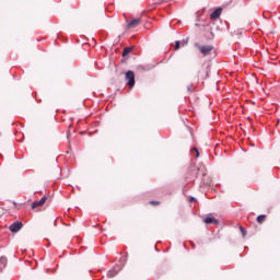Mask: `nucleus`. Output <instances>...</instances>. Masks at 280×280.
Instances as JSON below:
<instances>
[{"label":"nucleus","mask_w":280,"mask_h":280,"mask_svg":"<svg viewBox=\"0 0 280 280\" xmlns=\"http://www.w3.org/2000/svg\"><path fill=\"white\" fill-rule=\"evenodd\" d=\"M125 78L127 80V86H129V89H135V72L132 70L127 71Z\"/></svg>","instance_id":"nucleus-1"},{"label":"nucleus","mask_w":280,"mask_h":280,"mask_svg":"<svg viewBox=\"0 0 280 280\" xmlns=\"http://www.w3.org/2000/svg\"><path fill=\"white\" fill-rule=\"evenodd\" d=\"M150 205H160L159 201H150Z\"/></svg>","instance_id":"nucleus-17"},{"label":"nucleus","mask_w":280,"mask_h":280,"mask_svg":"<svg viewBox=\"0 0 280 280\" xmlns=\"http://www.w3.org/2000/svg\"><path fill=\"white\" fill-rule=\"evenodd\" d=\"M119 272H121V267H117V265H115V267L107 272V277L113 279V277H117Z\"/></svg>","instance_id":"nucleus-4"},{"label":"nucleus","mask_w":280,"mask_h":280,"mask_svg":"<svg viewBox=\"0 0 280 280\" xmlns=\"http://www.w3.org/2000/svg\"><path fill=\"white\" fill-rule=\"evenodd\" d=\"M47 202V196L40 198V200H36L32 203V209H36V207H43Z\"/></svg>","instance_id":"nucleus-6"},{"label":"nucleus","mask_w":280,"mask_h":280,"mask_svg":"<svg viewBox=\"0 0 280 280\" xmlns=\"http://www.w3.org/2000/svg\"><path fill=\"white\" fill-rule=\"evenodd\" d=\"M67 135H68V136L71 135V131H68Z\"/></svg>","instance_id":"nucleus-18"},{"label":"nucleus","mask_w":280,"mask_h":280,"mask_svg":"<svg viewBox=\"0 0 280 280\" xmlns=\"http://www.w3.org/2000/svg\"><path fill=\"white\" fill-rule=\"evenodd\" d=\"M128 261V254L120 257L119 262L116 265L117 268H120V270H124V267L126 266V262Z\"/></svg>","instance_id":"nucleus-7"},{"label":"nucleus","mask_w":280,"mask_h":280,"mask_svg":"<svg viewBox=\"0 0 280 280\" xmlns=\"http://www.w3.org/2000/svg\"><path fill=\"white\" fill-rule=\"evenodd\" d=\"M189 202H196V197H190Z\"/></svg>","instance_id":"nucleus-16"},{"label":"nucleus","mask_w":280,"mask_h":280,"mask_svg":"<svg viewBox=\"0 0 280 280\" xmlns=\"http://www.w3.org/2000/svg\"><path fill=\"white\" fill-rule=\"evenodd\" d=\"M240 231H241V233H242V235H243V237H246V229H244L243 226H241L240 228Z\"/></svg>","instance_id":"nucleus-15"},{"label":"nucleus","mask_w":280,"mask_h":280,"mask_svg":"<svg viewBox=\"0 0 280 280\" xmlns=\"http://www.w3.org/2000/svg\"><path fill=\"white\" fill-rule=\"evenodd\" d=\"M222 14V8H218L215 9L211 14H210V19L215 20V19H220Z\"/></svg>","instance_id":"nucleus-8"},{"label":"nucleus","mask_w":280,"mask_h":280,"mask_svg":"<svg viewBox=\"0 0 280 280\" xmlns=\"http://www.w3.org/2000/svg\"><path fill=\"white\" fill-rule=\"evenodd\" d=\"M175 49H176V51H178V49H180V40L175 42Z\"/></svg>","instance_id":"nucleus-14"},{"label":"nucleus","mask_w":280,"mask_h":280,"mask_svg":"<svg viewBox=\"0 0 280 280\" xmlns=\"http://www.w3.org/2000/svg\"><path fill=\"white\" fill-rule=\"evenodd\" d=\"M190 152H195L196 159H198V156H200V151H198V148H192V149L190 150Z\"/></svg>","instance_id":"nucleus-13"},{"label":"nucleus","mask_w":280,"mask_h":280,"mask_svg":"<svg viewBox=\"0 0 280 280\" xmlns=\"http://www.w3.org/2000/svg\"><path fill=\"white\" fill-rule=\"evenodd\" d=\"M205 224H220V221L213 217H207L203 219Z\"/></svg>","instance_id":"nucleus-9"},{"label":"nucleus","mask_w":280,"mask_h":280,"mask_svg":"<svg viewBox=\"0 0 280 280\" xmlns=\"http://www.w3.org/2000/svg\"><path fill=\"white\" fill-rule=\"evenodd\" d=\"M5 266H8V258H5V256H1L0 257V270H3V268H5Z\"/></svg>","instance_id":"nucleus-10"},{"label":"nucleus","mask_w":280,"mask_h":280,"mask_svg":"<svg viewBox=\"0 0 280 280\" xmlns=\"http://www.w3.org/2000/svg\"><path fill=\"white\" fill-rule=\"evenodd\" d=\"M256 220H257L258 224H262L264 220H266V214L258 215Z\"/></svg>","instance_id":"nucleus-12"},{"label":"nucleus","mask_w":280,"mask_h":280,"mask_svg":"<svg viewBox=\"0 0 280 280\" xmlns=\"http://www.w3.org/2000/svg\"><path fill=\"white\" fill-rule=\"evenodd\" d=\"M22 229L23 222L21 221H15L9 226V231H11V233H19V231H21Z\"/></svg>","instance_id":"nucleus-3"},{"label":"nucleus","mask_w":280,"mask_h":280,"mask_svg":"<svg viewBox=\"0 0 280 280\" xmlns=\"http://www.w3.org/2000/svg\"><path fill=\"white\" fill-rule=\"evenodd\" d=\"M141 23V18H137L131 20L129 23H127L128 30H135V27H139V24Z\"/></svg>","instance_id":"nucleus-5"},{"label":"nucleus","mask_w":280,"mask_h":280,"mask_svg":"<svg viewBox=\"0 0 280 280\" xmlns=\"http://www.w3.org/2000/svg\"><path fill=\"white\" fill-rule=\"evenodd\" d=\"M196 47L199 49V51L202 54V56H209L211 54V50L213 49V46L211 45H199L196 44Z\"/></svg>","instance_id":"nucleus-2"},{"label":"nucleus","mask_w":280,"mask_h":280,"mask_svg":"<svg viewBox=\"0 0 280 280\" xmlns=\"http://www.w3.org/2000/svg\"><path fill=\"white\" fill-rule=\"evenodd\" d=\"M130 51H132L131 47H126L122 50V57L126 58V56H128L130 54Z\"/></svg>","instance_id":"nucleus-11"}]
</instances>
